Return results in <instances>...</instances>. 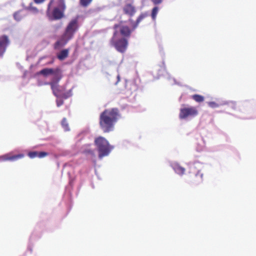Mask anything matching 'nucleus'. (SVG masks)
<instances>
[{
	"instance_id": "f257e3e1",
	"label": "nucleus",
	"mask_w": 256,
	"mask_h": 256,
	"mask_svg": "<svg viewBox=\"0 0 256 256\" xmlns=\"http://www.w3.org/2000/svg\"><path fill=\"white\" fill-rule=\"evenodd\" d=\"M121 118L117 108L106 109L100 116V128L104 133H109L114 130V126Z\"/></svg>"
},
{
	"instance_id": "f03ea898",
	"label": "nucleus",
	"mask_w": 256,
	"mask_h": 256,
	"mask_svg": "<svg viewBox=\"0 0 256 256\" xmlns=\"http://www.w3.org/2000/svg\"><path fill=\"white\" fill-rule=\"evenodd\" d=\"M66 6L64 0H50L46 11L50 20H60L64 16Z\"/></svg>"
},
{
	"instance_id": "7ed1b4c3",
	"label": "nucleus",
	"mask_w": 256,
	"mask_h": 256,
	"mask_svg": "<svg viewBox=\"0 0 256 256\" xmlns=\"http://www.w3.org/2000/svg\"><path fill=\"white\" fill-rule=\"evenodd\" d=\"M78 23L76 20H71L67 26L64 32L60 38L54 43V50H59L64 46L74 36V33L78 29Z\"/></svg>"
},
{
	"instance_id": "20e7f679",
	"label": "nucleus",
	"mask_w": 256,
	"mask_h": 256,
	"mask_svg": "<svg viewBox=\"0 0 256 256\" xmlns=\"http://www.w3.org/2000/svg\"><path fill=\"white\" fill-rule=\"evenodd\" d=\"M97 148L98 152V158L102 160L103 157L109 155L114 146H110L105 138L99 136L97 137Z\"/></svg>"
},
{
	"instance_id": "39448f33",
	"label": "nucleus",
	"mask_w": 256,
	"mask_h": 256,
	"mask_svg": "<svg viewBox=\"0 0 256 256\" xmlns=\"http://www.w3.org/2000/svg\"><path fill=\"white\" fill-rule=\"evenodd\" d=\"M119 33L116 30L114 32L112 38L110 40V44L116 49L120 52H124L127 48L128 40L125 38H119Z\"/></svg>"
},
{
	"instance_id": "423d86ee",
	"label": "nucleus",
	"mask_w": 256,
	"mask_h": 256,
	"mask_svg": "<svg viewBox=\"0 0 256 256\" xmlns=\"http://www.w3.org/2000/svg\"><path fill=\"white\" fill-rule=\"evenodd\" d=\"M198 114L197 108L194 106H188L180 109L179 118L180 120H188Z\"/></svg>"
},
{
	"instance_id": "0eeeda50",
	"label": "nucleus",
	"mask_w": 256,
	"mask_h": 256,
	"mask_svg": "<svg viewBox=\"0 0 256 256\" xmlns=\"http://www.w3.org/2000/svg\"><path fill=\"white\" fill-rule=\"evenodd\" d=\"M58 79L56 80V82H50V85L51 86V88L52 90L53 94L56 97H60L65 99L68 98L72 95V90L65 92H64V88L59 86L58 84Z\"/></svg>"
},
{
	"instance_id": "6e6552de",
	"label": "nucleus",
	"mask_w": 256,
	"mask_h": 256,
	"mask_svg": "<svg viewBox=\"0 0 256 256\" xmlns=\"http://www.w3.org/2000/svg\"><path fill=\"white\" fill-rule=\"evenodd\" d=\"M38 73L44 76L54 74L56 77V80L58 79V82H59L62 78L61 70L58 68L56 69L46 68L40 70Z\"/></svg>"
},
{
	"instance_id": "1a4fd4ad",
	"label": "nucleus",
	"mask_w": 256,
	"mask_h": 256,
	"mask_svg": "<svg viewBox=\"0 0 256 256\" xmlns=\"http://www.w3.org/2000/svg\"><path fill=\"white\" fill-rule=\"evenodd\" d=\"M24 156V154H18L12 155L11 153L0 156V162L5 161H16L18 159L22 158Z\"/></svg>"
},
{
	"instance_id": "9d476101",
	"label": "nucleus",
	"mask_w": 256,
	"mask_h": 256,
	"mask_svg": "<svg viewBox=\"0 0 256 256\" xmlns=\"http://www.w3.org/2000/svg\"><path fill=\"white\" fill-rule=\"evenodd\" d=\"M148 16V12L142 13L137 18L136 22H134L132 18H130L128 22L132 28V30H136L139 24L146 18Z\"/></svg>"
},
{
	"instance_id": "9b49d317",
	"label": "nucleus",
	"mask_w": 256,
	"mask_h": 256,
	"mask_svg": "<svg viewBox=\"0 0 256 256\" xmlns=\"http://www.w3.org/2000/svg\"><path fill=\"white\" fill-rule=\"evenodd\" d=\"M124 13L130 18L132 17L136 12V8L131 4H126L122 8Z\"/></svg>"
},
{
	"instance_id": "f8f14e48",
	"label": "nucleus",
	"mask_w": 256,
	"mask_h": 256,
	"mask_svg": "<svg viewBox=\"0 0 256 256\" xmlns=\"http://www.w3.org/2000/svg\"><path fill=\"white\" fill-rule=\"evenodd\" d=\"M170 166L173 169L175 173L180 176H182L185 172V168L182 166L178 162H170Z\"/></svg>"
},
{
	"instance_id": "ddd939ff",
	"label": "nucleus",
	"mask_w": 256,
	"mask_h": 256,
	"mask_svg": "<svg viewBox=\"0 0 256 256\" xmlns=\"http://www.w3.org/2000/svg\"><path fill=\"white\" fill-rule=\"evenodd\" d=\"M114 31L118 32V30L120 31V34L124 36H129L132 32V30L128 26H120L117 24L114 26Z\"/></svg>"
},
{
	"instance_id": "4468645a",
	"label": "nucleus",
	"mask_w": 256,
	"mask_h": 256,
	"mask_svg": "<svg viewBox=\"0 0 256 256\" xmlns=\"http://www.w3.org/2000/svg\"><path fill=\"white\" fill-rule=\"evenodd\" d=\"M28 156L31 158H34L36 157L38 158H42L48 155V153L45 152H30L28 154Z\"/></svg>"
},
{
	"instance_id": "2eb2a0df",
	"label": "nucleus",
	"mask_w": 256,
	"mask_h": 256,
	"mask_svg": "<svg viewBox=\"0 0 256 256\" xmlns=\"http://www.w3.org/2000/svg\"><path fill=\"white\" fill-rule=\"evenodd\" d=\"M10 43L9 36L6 34L0 36V45L4 48H7Z\"/></svg>"
},
{
	"instance_id": "dca6fc26",
	"label": "nucleus",
	"mask_w": 256,
	"mask_h": 256,
	"mask_svg": "<svg viewBox=\"0 0 256 256\" xmlns=\"http://www.w3.org/2000/svg\"><path fill=\"white\" fill-rule=\"evenodd\" d=\"M69 49H64L58 52L56 56L60 60H63L67 58L69 54Z\"/></svg>"
},
{
	"instance_id": "f3484780",
	"label": "nucleus",
	"mask_w": 256,
	"mask_h": 256,
	"mask_svg": "<svg viewBox=\"0 0 256 256\" xmlns=\"http://www.w3.org/2000/svg\"><path fill=\"white\" fill-rule=\"evenodd\" d=\"M224 100H221L218 102H208V105L212 108H218L220 106H224Z\"/></svg>"
},
{
	"instance_id": "a211bd4d",
	"label": "nucleus",
	"mask_w": 256,
	"mask_h": 256,
	"mask_svg": "<svg viewBox=\"0 0 256 256\" xmlns=\"http://www.w3.org/2000/svg\"><path fill=\"white\" fill-rule=\"evenodd\" d=\"M222 104H224V106L227 105L228 107L234 110H235L236 108V102L234 101L224 100V103Z\"/></svg>"
},
{
	"instance_id": "6ab92c4d",
	"label": "nucleus",
	"mask_w": 256,
	"mask_h": 256,
	"mask_svg": "<svg viewBox=\"0 0 256 256\" xmlns=\"http://www.w3.org/2000/svg\"><path fill=\"white\" fill-rule=\"evenodd\" d=\"M192 98L198 102H202L204 100V97L199 94H194L192 96Z\"/></svg>"
},
{
	"instance_id": "aec40b11",
	"label": "nucleus",
	"mask_w": 256,
	"mask_h": 256,
	"mask_svg": "<svg viewBox=\"0 0 256 256\" xmlns=\"http://www.w3.org/2000/svg\"><path fill=\"white\" fill-rule=\"evenodd\" d=\"M159 10V8L156 6H154L152 10V14H151V16L153 20H155L156 17V15L158 13V12Z\"/></svg>"
},
{
	"instance_id": "412c9836",
	"label": "nucleus",
	"mask_w": 256,
	"mask_h": 256,
	"mask_svg": "<svg viewBox=\"0 0 256 256\" xmlns=\"http://www.w3.org/2000/svg\"><path fill=\"white\" fill-rule=\"evenodd\" d=\"M196 177L198 178V183H200L202 182L203 173L198 170L195 174Z\"/></svg>"
},
{
	"instance_id": "4be33fe9",
	"label": "nucleus",
	"mask_w": 256,
	"mask_h": 256,
	"mask_svg": "<svg viewBox=\"0 0 256 256\" xmlns=\"http://www.w3.org/2000/svg\"><path fill=\"white\" fill-rule=\"evenodd\" d=\"M246 104H242L239 106L240 110L243 113H247L248 111V110L246 108Z\"/></svg>"
},
{
	"instance_id": "5701e85b",
	"label": "nucleus",
	"mask_w": 256,
	"mask_h": 256,
	"mask_svg": "<svg viewBox=\"0 0 256 256\" xmlns=\"http://www.w3.org/2000/svg\"><path fill=\"white\" fill-rule=\"evenodd\" d=\"M62 127L64 128L66 130H69L68 125L66 121V118H64L62 122Z\"/></svg>"
},
{
	"instance_id": "b1692460",
	"label": "nucleus",
	"mask_w": 256,
	"mask_h": 256,
	"mask_svg": "<svg viewBox=\"0 0 256 256\" xmlns=\"http://www.w3.org/2000/svg\"><path fill=\"white\" fill-rule=\"evenodd\" d=\"M14 18L16 20L19 21L22 18V16L20 12H16L14 14Z\"/></svg>"
},
{
	"instance_id": "393cba45",
	"label": "nucleus",
	"mask_w": 256,
	"mask_h": 256,
	"mask_svg": "<svg viewBox=\"0 0 256 256\" xmlns=\"http://www.w3.org/2000/svg\"><path fill=\"white\" fill-rule=\"evenodd\" d=\"M92 0H80V4L82 6H86Z\"/></svg>"
},
{
	"instance_id": "a878e982",
	"label": "nucleus",
	"mask_w": 256,
	"mask_h": 256,
	"mask_svg": "<svg viewBox=\"0 0 256 256\" xmlns=\"http://www.w3.org/2000/svg\"><path fill=\"white\" fill-rule=\"evenodd\" d=\"M6 48H4V47L1 46L0 45V56L1 57H2L4 53L6 52Z\"/></svg>"
},
{
	"instance_id": "bb28decb",
	"label": "nucleus",
	"mask_w": 256,
	"mask_h": 256,
	"mask_svg": "<svg viewBox=\"0 0 256 256\" xmlns=\"http://www.w3.org/2000/svg\"><path fill=\"white\" fill-rule=\"evenodd\" d=\"M199 164H200L197 162H196L194 164H191V163L188 164V165L190 166V168H195Z\"/></svg>"
},
{
	"instance_id": "cd10ccee",
	"label": "nucleus",
	"mask_w": 256,
	"mask_h": 256,
	"mask_svg": "<svg viewBox=\"0 0 256 256\" xmlns=\"http://www.w3.org/2000/svg\"><path fill=\"white\" fill-rule=\"evenodd\" d=\"M151 0L154 5L159 4H161L162 2V0Z\"/></svg>"
},
{
	"instance_id": "c85d7f7f",
	"label": "nucleus",
	"mask_w": 256,
	"mask_h": 256,
	"mask_svg": "<svg viewBox=\"0 0 256 256\" xmlns=\"http://www.w3.org/2000/svg\"><path fill=\"white\" fill-rule=\"evenodd\" d=\"M64 103V102L62 100H58L56 101V104H57V106H62Z\"/></svg>"
},
{
	"instance_id": "c756f323",
	"label": "nucleus",
	"mask_w": 256,
	"mask_h": 256,
	"mask_svg": "<svg viewBox=\"0 0 256 256\" xmlns=\"http://www.w3.org/2000/svg\"><path fill=\"white\" fill-rule=\"evenodd\" d=\"M164 72L166 73V76L167 78L169 80H171V78H170V75L169 74H168L166 71V68H164Z\"/></svg>"
},
{
	"instance_id": "7c9ffc66",
	"label": "nucleus",
	"mask_w": 256,
	"mask_h": 256,
	"mask_svg": "<svg viewBox=\"0 0 256 256\" xmlns=\"http://www.w3.org/2000/svg\"><path fill=\"white\" fill-rule=\"evenodd\" d=\"M116 81L114 83V84L115 85H117L118 84V82H120V76L119 74H118L117 76H116Z\"/></svg>"
},
{
	"instance_id": "2f4dec72",
	"label": "nucleus",
	"mask_w": 256,
	"mask_h": 256,
	"mask_svg": "<svg viewBox=\"0 0 256 256\" xmlns=\"http://www.w3.org/2000/svg\"><path fill=\"white\" fill-rule=\"evenodd\" d=\"M30 8L34 12H38V10L36 8L30 6Z\"/></svg>"
},
{
	"instance_id": "473e14b6",
	"label": "nucleus",
	"mask_w": 256,
	"mask_h": 256,
	"mask_svg": "<svg viewBox=\"0 0 256 256\" xmlns=\"http://www.w3.org/2000/svg\"><path fill=\"white\" fill-rule=\"evenodd\" d=\"M240 118H242V119H246V118H248L247 116H240Z\"/></svg>"
},
{
	"instance_id": "72a5a7b5",
	"label": "nucleus",
	"mask_w": 256,
	"mask_h": 256,
	"mask_svg": "<svg viewBox=\"0 0 256 256\" xmlns=\"http://www.w3.org/2000/svg\"><path fill=\"white\" fill-rule=\"evenodd\" d=\"M172 80L173 81L174 84H176V80H175L174 78H172Z\"/></svg>"
},
{
	"instance_id": "f704fd0d",
	"label": "nucleus",
	"mask_w": 256,
	"mask_h": 256,
	"mask_svg": "<svg viewBox=\"0 0 256 256\" xmlns=\"http://www.w3.org/2000/svg\"><path fill=\"white\" fill-rule=\"evenodd\" d=\"M94 142H96V138L94 140Z\"/></svg>"
}]
</instances>
